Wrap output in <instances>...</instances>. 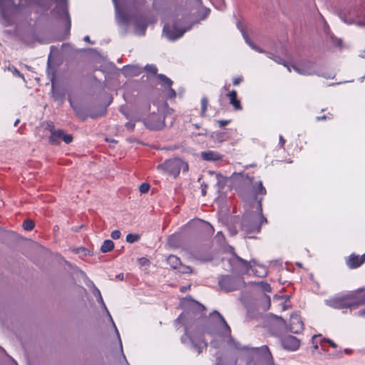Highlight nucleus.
I'll return each instance as SVG.
<instances>
[{"instance_id": "obj_15", "label": "nucleus", "mask_w": 365, "mask_h": 365, "mask_svg": "<svg viewBox=\"0 0 365 365\" xmlns=\"http://www.w3.org/2000/svg\"><path fill=\"white\" fill-rule=\"evenodd\" d=\"M92 293H93V294L96 297V299H97L98 302L99 304H101V306L103 307V309L107 312V313H108V314L109 315L110 319V320H111V322H112V323H113V327H114V328H115V332H116V334H117V335H118V337L120 339L119 332H118V329H117V327H116L115 324H114V322H113V319H112V317H111V316H110V313H109V312H108V309H107V307H106V304H105V303H104V302H103V297H102V296H101V292H100V290H99V289H98L95 286V284H93Z\"/></svg>"}, {"instance_id": "obj_16", "label": "nucleus", "mask_w": 365, "mask_h": 365, "mask_svg": "<svg viewBox=\"0 0 365 365\" xmlns=\"http://www.w3.org/2000/svg\"><path fill=\"white\" fill-rule=\"evenodd\" d=\"M200 157L206 161H218L222 159V155L212 150L205 151L200 153Z\"/></svg>"}, {"instance_id": "obj_58", "label": "nucleus", "mask_w": 365, "mask_h": 365, "mask_svg": "<svg viewBox=\"0 0 365 365\" xmlns=\"http://www.w3.org/2000/svg\"><path fill=\"white\" fill-rule=\"evenodd\" d=\"M82 252H83V254H84L85 255H87V252H88L86 249L85 248H81L80 249Z\"/></svg>"}, {"instance_id": "obj_4", "label": "nucleus", "mask_w": 365, "mask_h": 365, "mask_svg": "<svg viewBox=\"0 0 365 365\" xmlns=\"http://www.w3.org/2000/svg\"><path fill=\"white\" fill-rule=\"evenodd\" d=\"M327 306L334 309L357 307L365 304V294L353 292L343 296L334 297L325 301Z\"/></svg>"}, {"instance_id": "obj_41", "label": "nucleus", "mask_w": 365, "mask_h": 365, "mask_svg": "<svg viewBox=\"0 0 365 365\" xmlns=\"http://www.w3.org/2000/svg\"><path fill=\"white\" fill-rule=\"evenodd\" d=\"M125 127L128 130H133L135 128V123L131 120L130 122L125 123Z\"/></svg>"}, {"instance_id": "obj_5", "label": "nucleus", "mask_w": 365, "mask_h": 365, "mask_svg": "<svg viewBox=\"0 0 365 365\" xmlns=\"http://www.w3.org/2000/svg\"><path fill=\"white\" fill-rule=\"evenodd\" d=\"M116 8V18L118 24L128 26L129 24L132 23L135 26V32L140 35H144L147 24L145 18L139 14H128L123 11H120L117 6Z\"/></svg>"}, {"instance_id": "obj_37", "label": "nucleus", "mask_w": 365, "mask_h": 365, "mask_svg": "<svg viewBox=\"0 0 365 365\" xmlns=\"http://www.w3.org/2000/svg\"><path fill=\"white\" fill-rule=\"evenodd\" d=\"M217 123H218V125L220 128H223V127L227 125L230 123V120H217Z\"/></svg>"}, {"instance_id": "obj_20", "label": "nucleus", "mask_w": 365, "mask_h": 365, "mask_svg": "<svg viewBox=\"0 0 365 365\" xmlns=\"http://www.w3.org/2000/svg\"><path fill=\"white\" fill-rule=\"evenodd\" d=\"M157 78L160 81V85L165 88L171 87L173 83V81L164 74H158Z\"/></svg>"}, {"instance_id": "obj_62", "label": "nucleus", "mask_w": 365, "mask_h": 365, "mask_svg": "<svg viewBox=\"0 0 365 365\" xmlns=\"http://www.w3.org/2000/svg\"><path fill=\"white\" fill-rule=\"evenodd\" d=\"M344 351H345V353H346V354H350L351 351L350 349H346L344 350Z\"/></svg>"}, {"instance_id": "obj_39", "label": "nucleus", "mask_w": 365, "mask_h": 365, "mask_svg": "<svg viewBox=\"0 0 365 365\" xmlns=\"http://www.w3.org/2000/svg\"><path fill=\"white\" fill-rule=\"evenodd\" d=\"M242 33L246 43L251 47V45H253L254 43L250 40V38L248 37L247 34L245 31H242Z\"/></svg>"}, {"instance_id": "obj_46", "label": "nucleus", "mask_w": 365, "mask_h": 365, "mask_svg": "<svg viewBox=\"0 0 365 365\" xmlns=\"http://www.w3.org/2000/svg\"><path fill=\"white\" fill-rule=\"evenodd\" d=\"M242 81V77H237L233 79V85L237 86Z\"/></svg>"}, {"instance_id": "obj_31", "label": "nucleus", "mask_w": 365, "mask_h": 365, "mask_svg": "<svg viewBox=\"0 0 365 365\" xmlns=\"http://www.w3.org/2000/svg\"><path fill=\"white\" fill-rule=\"evenodd\" d=\"M178 271L182 273H192V269L190 267L184 265L180 263V265L178 268Z\"/></svg>"}, {"instance_id": "obj_30", "label": "nucleus", "mask_w": 365, "mask_h": 365, "mask_svg": "<svg viewBox=\"0 0 365 365\" xmlns=\"http://www.w3.org/2000/svg\"><path fill=\"white\" fill-rule=\"evenodd\" d=\"M140 239V236L137 234H128L126 236V241L129 243H133Z\"/></svg>"}, {"instance_id": "obj_36", "label": "nucleus", "mask_w": 365, "mask_h": 365, "mask_svg": "<svg viewBox=\"0 0 365 365\" xmlns=\"http://www.w3.org/2000/svg\"><path fill=\"white\" fill-rule=\"evenodd\" d=\"M181 148H182V145L175 144L173 145H169V146L165 147L163 149L167 150H174L180 149Z\"/></svg>"}, {"instance_id": "obj_56", "label": "nucleus", "mask_w": 365, "mask_h": 365, "mask_svg": "<svg viewBox=\"0 0 365 365\" xmlns=\"http://www.w3.org/2000/svg\"><path fill=\"white\" fill-rule=\"evenodd\" d=\"M340 17L341 19L345 22V23H347V24H351L352 21H348L346 19L344 18V16H342V14L340 15Z\"/></svg>"}, {"instance_id": "obj_59", "label": "nucleus", "mask_w": 365, "mask_h": 365, "mask_svg": "<svg viewBox=\"0 0 365 365\" xmlns=\"http://www.w3.org/2000/svg\"><path fill=\"white\" fill-rule=\"evenodd\" d=\"M285 67L287 68V70H288V71H289V72H291V68H292V66H290L287 63V66H285Z\"/></svg>"}, {"instance_id": "obj_45", "label": "nucleus", "mask_w": 365, "mask_h": 365, "mask_svg": "<svg viewBox=\"0 0 365 365\" xmlns=\"http://www.w3.org/2000/svg\"><path fill=\"white\" fill-rule=\"evenodd\" d=\"M323 341H326V342L329 343V345H330L331 347H333V348H336V347H337V345H336V344H335L332 340H331V339H323L322 340V342H323Z\"/></svg>"}, {"instance_id": "obj_18", "label": "nucleus", "mask_w": 365, "mask_h": 365, "mask_svg": "<svg viewBox=\"0 0 365 365\" xmlns=\"http://www.w3.org/2000/svg\"><path fill=\"white\" fill-rule=\"evenodd\" d=\"M259 351L267 365H273L272 356L267 346L261 347Z\"/></svg>"}, {"instance_id": "obj_33", "label": "nucleus", "mask_w": 365, "mask_h": 365, "mask_svg": "<svg viewBox=\"0 0 365 365\" xmlns=\"http://www.w3.org/2000/svg\"><path fill=\"white\" fill-rule=\"evenodd\" d=\"M150 189V185L148 183H142L139 187V191L141 193H146Z\"/></svg>"}, {"instance_id": "obj_10", "label": "nucleus", "mask_w": 365, "mask_h": 365, "mask_svg": "<svg viewBox=\"0 0 365 365\" xmlns=\"http://www.w3.org/2000/svg\"><path fill=\"white\" fill-rule=\"evenodd\" d=\"M245 282L240 277L221 275L218 279V285L226 292H232L244 286Z\"/></svg>"}, {"instance_id": "obj_13", "label": "nucleus", "mask_w": 365, "mask_h": 365, "mask_svg": "<svg viewBox=\"0 0 365 365\" xmlns=\"http://www.w3.org/2000/svg\"><path fill=\"white\" fill-rule=\"evenodd\" d=\"M191 28V26L189 27H186L182 29H178L177 28V25L174 24L172 28L170 27L169 25L165 24L163 26V33L165 34L167 38L170 41H175L184 34L185 32H186L187 30H189Z\"/></svg>"}, {"instance_id": "obj_14", "label": "nucleus", "mask_w": 365, "mask_h": 365, "mask_svg": "<svg viewBox=\"0 0 365 365\" xmlns=\"http://www.w3.org/2000/svg\"><path fill=\"white\" fill-rule=\"evenodd\" d=\"M288 329L294 334H299L304 329V324L298 314L294 313L291 315Z\"/></svg>"}, {"instance_id": "obj_9", "label": "nucleus", "mask_w": 365, "mask_h": 365, "mask_svg": "<svg viewBox=\"0 0 365 365\" xmlns=\"http://www.w3.org/2000/svg\"><path fill=\"white\" fill-rule=\"evenodd\" d=\"M34 3L38 5H44L46 0H32ZM56 3V7L51 11L52 16L66 20V30L69 31L71 26V21L68 10L67 0H53Z\"/></svg>"}, {"instance_id": "obj_23", "label": "nucleus", "mask_w": 365, "mask_h": 365, "mask_svg": "<svg viewBox=\"0 0 365 365\" xmlns=\"http://www.w3.org/2000/svg\"><path fill=\"white\" fill-rule=\"evenodd\" d=\"M114 248V243L110 240H106L101 247V251L103 253L110 252Z\"/></svg>"}, {"instance_id": "obj_1", "label": "nucleus", "mask_w": 365, "mask_h": 365, "mask_svg": "<svg viewBox=\"0 0 365 365\" xmlns=\"http://www.w3.org/2000/svg\"><path fill=\"white\" fill-rule=\"evenodd\" d=\"M205 307L200 303L194 302L192 306L184 311L176 319L175 324L184 326L185 334L181 336L182 343L190 342L192 349L200 354L206 349L207 343L202 338L207 331L208 319L205 313Z\"/></svg>"}, {"instance_id": "obj_28", "label": "nucleus", "mask_w": 365, "mask_h": 365, "mask_svg": "<svg viewBox=\"0 0 365 365\" xmlns=\"http://www.w3.org/2000/svg\"><path fill=\"white\" fill-rule=\"evenodd\" d=\"M35 226L34 222L31 220H26L23 222V227L24 230L27 231L32 230Z\"/></svg>"}, {"instance_id": "obj_54", "label": "nucleus", "mask_w": 365, "mask_h": 365, "mask_svg": "<svg viewBox=\"0 0 365 365\" xmlns=\"http://www.w3.org/2000/svg\"><path fill=\"white\" fill-rule=\"evenodd\" d=\"M326 118H327L326 115H319L317 118L318 121L322 120H325Z\"/></svg>"}, {"instance_id": "obj_29", "label": "nucleus", "mask_w": 365, "mask_h": 365, "mask_svg": "<svg viewBox=\"0 0 365 365\" xmlns=\"http://www.w3.org/2000/svg\"><path fill=\"white\" fill-rule=\"evenodd\" d=\"M209 104L208 99L206 96L202 97L201 99L200 110L201 113L204 114L207 111V107Z\"/></svg>"}, {"instance_id": "obj_52", "label": "nucleus", "mask_w": 365, "mask_h": 365, "mask_svg": "<svg viewBox=\"0 0 365 365\" xmlns=\"http://www.w3.org/2000/svg\"><path fill=\"white\" fill-rule=\"evenodd\" d=\"M81 121H86L88 115H78Z\"/></svg>"}, {"instance_id": "obj_26", "label": "nucleus", "mask_w": 365, "mask_h": 365, "mask_svg": "<svg viewBox=\"0 0 365 365\" xmlns=\"http://www.w3.org/2000/svg\"><path fill=\"white\" fill-rule=\"evenodd\" d=\"M212 314H216L220 322L222 323L223 327L225 328V329L226 330V331L227 332H230V328L229 327V325L227 324V323L226 322L225 319H224V317L217 311H215Z\"/></svg>"}, {"instance_id": "obj_32", "label": "nucleus", "mask_w": 365, "mask_h": 365, "mask_svg": "<svg viewBox=\"0 0 365 365\" xmlns=\"http://www.w3.org/2000/svg\"><path fill=\"white\" fill-rule=\"evenodd\" d=\"M162 118H165L166 125L165 126L171 127L175 121L174 115H162Z\"/></svg>"}, {"instance_id": "obj_51", "label": "nucleus", "mask_w": 365, "mask_h": 365, "mask_svg": "<svg viewBox=\"0 0 365 365\" xmlns=\"http://www.w3.org/2000/svg\"><path fill=\"white\" fill-rule=\"evenodd\" d=\"M83 40H84L85 41H86V42H88V43H91V44H93V42H92V41H91L90 37H89L88 36H86L83 38Z\"/></svg>"}, {"instance_id": "obj_61", "label": "nucleus", "mask_w": 365, "mask_h": 365, "mask_svg": "<svg viewBox=\"0 0 365 365\" xmlns=\"http://www.w3.org/2000/svg\"><path fill=\"white\" fill-rule=\"evenodd\" d=\"M361 260H363V263L365 262V253L361 257Z\"/></svg>"}, {"instance_id": "obj_35", "label": "nucleus", "mask_w": 365, "mask_h": 365, "mask_svg": "<svg viewBox=\"0 0 365 365\" xmlns=\"http://www.w3.org/2000/svg\"><path fill=\"white\" fill-rule=\"evenodd\" d=\"M274 61L279 64H282L284 66H287V62L277 55L275 56Z\"/></svg>"}, {"instance_id": "obj_21", "label": "nucleus", "mask_w": 365, "mask_h": 365, "mask_svg": "<svg viewBox=\"0 0 365 365\" xmlns=\"http://www.w3.org/2000/svg\"><path fill=\"white\" fill-rule=\"evenodd\" d=\"M124 70L133 76H138L143 72V68L136 66H126L124 67Z\"/></svg>"}, {"instance_id": "obj_2", "label": "nucleus", "mask_w": 365, "mask_h": 365, "mask_svg": "<svg viewBox=\"0 0 365 365\" xmlns=\"http://www.w3.org/2000/svg\"><path fill=\"white\" fill-rule=\"evenodd\" d=\"M253 180V177L241 173H235L232 175L234 185L240 196L245 200L257 201L258 210L261 212L262 201L263 196L267 194V190L262 181L254 184Z\"/></svg>"}, {"instance_id": "obj_19", "label": "nucleus", "mask_w": 365, "mask_h": 365, "mask_svg": "<svg viewBox=\"0 0 365 365\" xmlns=\"http://www.w3.org/2000/svg\"><path fill=\"white\" fill-rule=\"evenodd\" d=\"M362 264L363 260H361V257L354 254H351L347 261V265L351 269L357 268Z\"/></svg>"}, {"instance_id": "obj_22", "label": "nucleus", "mask_w": 365, "mask_h": 365, "mask_svg": "<svg viewBox=\"0 0 365 365\" xmlns=\"http://www.w3.org/2000/svg\"><path fill=\"white\" fill-rule=\"evenodd\" d=\"M167 262L175 269H178L181 263L180 258L172 255L168 257Z\"/></svg>"}, {"instance_id": "obj_50", "label": "nucleus", "mask_w": 365, "mask_h": 365, "mask_svg": "<svg viewBox=\"0 0 365 365\" xmlns=\"http://www.w3.org/2000/svg\"><path fill=\"white\" fill-rule=\"evenodd\" d=\"M265 298L267 299V306L266 307V309H268L269 307H270V305H271V300H270V297L268 296V295H264Z\"/></svg>"}, {"instance_id": "obj_17", "label": "nucleus", "mask_w": 365, "mask_h": 365, "mask_svg": "<svg viewBox=\"0 0 365 365\" xmlns=\"http://www.w3.org/2000/svg\"><path fill=\"white\" fill-rule=\"evenodd\" d=\"M227 96L229 98L230 103L233 106L235 110H242L240 101L237 99V93L236 91L232 90L227 94Z\"/></svg>"}, {"instance_id": "obj_40", "label": "nucleus", "mask_w": 365, "mask_h": 365, "mask_svg": "<svg viewBox=\"0 0 365 365\" xmlns=\"http://www.w3.org/2000/svg\"><path fill=\"white\" fill-rule=\"evenodd\" d=\"M168 96L169 98H173L176 96V92L174 89L172 88V86L170 88H168Z\"/></svg>"}, {"instance_id": "obj_57", "label": "nucleus", "mask_w": 365, "mask_h": 365, "mask_svg": "<svg viewBox=\"0 0 365 365\" xmlns=\"http://www.w3.org/2000/svg\"><path fill=\"white\" fill-rule=\"evenodd\" d=\"M318 337H321V335H314L312 337V342L314 343V340H316Z\"/></svg>"}, {"instance_id": "obj_42", "label": "nucleus", "mask_w": 365, "mask_h": 365, "mask_svg": "<svg viewBox=\"0 0 365 365\" xmlns=\"http://www.w3.org/2000/svg\"><path fill=\"white\" fill-rule=\"evenodd\" d=\"M251 48H252L253 50H255V51H257V52H259V53H266V51H264V49H262V48H259V46H257V45H255V43H254L253 45H251Z\"/></svg>"}, {"instance_id": "obj_7", "label": "nucleus", "mask_w": 365, "mask_h": 365, "mask_svg": "<svg viewBox=\"0 0 365 365\" xmlns=\"http://www.w3.org/2000/svg\"><path fill=\"white\" fill-rule=\"evenodd\" d=\"M259 215L256 214H247L242 218L241 227L242 230L245 232L247 235L258 233L261 230V226L263 223H267V219L262 215V213L259 211Z\"/></svg>"}, {"instance_id": "obj_3", "label": "nucleus", "mask_w": 365, "mask_h": 365, "mask_svg": "<svg viewBox=\"0 0 365 365\" xmlns=\"http://www.w3.org/2000/svg\"><path fill=\"white\" fill-rule=\"evenodd\" d=\"M270 317L274 319L277 326L276 329L271 327L272 334L280 337V343L282 348L285 350L294 351L299 349L300 341L296 336L292 335L282 334L288 330L286 322L281 317L270 314Z\"/></svg>"}, {"instance_id": "obj_53", "label": "nucleus", "mask_w": 365, "mask_h": 365, "mask_svg": "<svg viewBox=\"0 0 365 365\" xmlns=\"http://www.w3.org/2000/svg\"><path fill=\"white\" fill-rule=\"evenodd\" d=\"M116 278L119 280H123L124 276L123 273H120L116 276Z\"/></svg>"}, {"instance_id": "obj_34", "label": "nucleus", "mask_w": 365, "mask_h": 365, "mask_svg": "<svg viewBox=\"0 0 365 365\" xmlns=\"http://www.w3.org/2000/svg\"><path fill=\"white\" fill-rule=\"evenodd\" d=\"M259 284L264 291L267 292H270L272 291L271 286L268 283L264 282H261L259 283Z\"/></svg>"}, {"instance_id": "obj_25", "label": "nucleus", "mask_w": 365, "mask_h": 365, "mask_svg": "<svg viewBox=\"0 0 365 365\" xmlns=\"http://www.w3.org/2000/svg\"><path fill=\"white\" fill-rule=\"evenodd\" d=\"M236 259L241 264L242 268L237 272L239 274H244L247 272L249 269V264L248 262L243 259L242 258L235 256Z\"/></svg>"}, {"instance_id": "obj_48", "label": "nucleus", "mask_w": 365, "mask_h": 365, "mask_svg": "<svg viewBox=\"0 0 365 365\" xmlns=\"http://www.w3.org/2000/svg\"><path fill=\"white\" fill-rule=\"evenodd\" d=\"M264 53L267 55V56L269 58H270V59H272V60H273V61H274V57H275V56H276L275 54H274V53H270V52H267V51H266V53Z\"/></svg>"}, {"instance_id": "obj_44", "label": "nucleus", "mask_w": 365, "mask_h": 365, "mask_svg": "<svg viewBox=\"0 0 365 365\" xmlns=\"http://www.w3.org/2000/svg\"><path fill=\"white\" fill-rule=\"evenodd\" d=\"M200 187H201L202 195V196H205L206 193H207L206 190L207 188V185L205 184V182H203V183L201 184Z\"/></svg>"}, {"instance_id": "obj_12", "label": "nucleus", "mask_w": 365, "mask_h": 365, "mask_svg": "<svg viewBox=\"0 0 365 365\" xmlns=\"http://www.w3.org/2000/svg\"><path fill=\"white\" fill-rule=\"evenodd\" d=\"M135 120L142 121L145 126L150 130H160L166 125L165 118H162V115H146V118Z\"/></svg>"}, {"instance_id": "obj_38", "label": "nucleus", "mask_w": 365, "mask_h": 365, "mask_svg": "<svg viewBox=\"0 0 365 365\" xmlns=\"http://www.w3.org/2000/svg\"><path fill=\"white\" fill-rule=\"evenodd\" d=\"M120 232L118 230L113 231L110 235L111 237L114 240L119 239L120 237Z\"/></svg>"}, {"instance_id": "obj_8", "label": "nucleus", "mask_w": 365, "mask_h": 365, "mask_svg": "<svg viewBox=\"0 0 365 365\" xmlns=\"http://www.w3.org/2000/svg\"><path fill=\"white\" fill-rule=\"evenodd\" d=\"M157 168L176 178L181 170L183 172H187L189 167L188 164L181 158H175L166 160L163 163L159 164Z\"/></svg>"}, {"instance_id": "obj_47", "label": "nucleus", "mask_w": 365, "mask_h": 365, "mask_svg": "<svg viewBox=\"0 0 365 365\" xmlns=\"http://www.w3.org/2000/svg\"><path fill=\"white\" fill-rule=\"evenodd\" d=\"M285 142H286L285 139L282 135H279V145H280V148H284Z\"/></svg>"}, {"instance_id": "obj_64", "label": "nucleus", "mask_w": 365, "mask_h": 365, "mask_svg": "<svg viewBox=\"0 0 365 365\" xmlns=\"http://www.w3.org/2000/svg\"><path fill=\"white\" fill-rule=\"evenodd\" d=\"M140 260L142 261V263H145L147 259L145 258H141Z\"/></svg>"}, {"instance_id": "obj_6", "label": "nucleus", "mask_w": 365, "mask_h": 365, "mask_svg": "<svg viewBox=\"0 0 365 365\" xmlns=\"http://www.w3.org/2000/svg\"><path fill=\"white\" fill-rule=\"evenodd\" d=\"M43 129L48 130L50 133L48 137V142L51 145H58L61 141H63L66 144H69L73 141V136L71 134L66 133L63 129H56L54 123L51 121L43 122L39 126L36 127L37 130Z\"/></svg>"}, {"instance_id": "obj_27", "label": "nucleus", "mask_w": 365, "mask_h": 365, "mask_svg": "<svg viewBox=\"0 0 365 365\" xmlns=\"http://www.w3.org/2000/svg\"><path fill=\"white\" fill-rule=\"evenodd\" d=\"M143 71H146L153 75H158V68L153 64H147L144 68H143Z\"/></svg>"}, {"instance_id": "obj_43", "label": "nucleus", "mask_w": 365, "mask_h": 365, "mask_svg": "<svg viewBox=\"0 0 365 365\" xmlns=\"http://www.w3.org/2000/svg\"><path fill=\"white\" fill-rule=\"evenodd\" d=\"M251 48H252L253 50H255V51H257V52H259V53H266V51H264V49H262V48H259V46H257V45H255V43H254L253 45H251Z\"/></svg>"}, {"instance_id": "obj_55", "label": "nucleus", "mask_w": 365, "mask_h": 365, "mask_svg": "<svg viewBox=\"0 0 365 365\" xmlns=\"http://www.w3.org/2000/svg\"><path fill=\"white\" fill-rule=\"evenodd\" d=\"M358 314H359V316L365 317V309H362V310H360V311L358 312Z\"/></svg>"}, {"instance_id": "obj_60", "label": "nucleus", "mask_w": 365, "mask_h": 365, "mask_svg": "<svg viewBox=\"0 0 365 365\" xmlns=\"http://www.w3.org/2000/svg\"><path fill=\"white\" fill-rule=\"evenodd\" d=\"M128 140H129L130 142H134V141H136V139L135 138H130L128 139Z\"/></svg>"}, {"instance_id": "obj_11", "label": "nucleus", "mask_w": 365, "mask_h": 365, "mask_svg": "<svg viewBox=\"0 0 365 365\" xmlns=\"http://www.w3.org/2000/svg\"><path fill=\"white\" fill-rule=\"evenodd\" d=\"M292 68L297 73L303 76L318 75L316 63L312 61L306 60L301 61L299 64H292Z\"/></svg>"}, {"instance_id": "obj_49", "label": "nucleus", "mask_w": 365, "mask_h": 365, "mask_svg": "<svg viewBox=\"0 0 365 365\" xmlns=\"http://www.w3.org/2000/svg\"><path fill=\"white\" fill-rule=\"evenodd\" d=\"M264 53L267 55V56L269 58H270V59H272V60H273V61H274V57H275V56H276L275 54H274V53H270V52H267V51H266V53Z\"/></svg>"}, {"instance_id": "obj_24", "label": "nucleus", "mask_w": 365, "mask_h": 365, "mask_svg": "<svg viewBox=\"0 0 365 365\" xmlns=\"http://www.w3.org/2000/svg\"><path fill=\"white\" fill-rule=\"evenodd\" d=\"M4 73L5 74H9L11 73L14 76L21 78L23 80H24V76L20 73L19 70H17L15 67H6L4 69Z\"/></svg>"}, {"instance_id": "obj_63", "label": "nucleus", "mask_w": 365, "mask_h": 365, "mask_svg": "<svg viewBox=\"0 0 365 365\" xmlns=\"http://www.w3.org/2000/svg\"><path fill=\"white\" fill-rule=\"evenodd\" d=\"M19 123V119H16L14 122V126H16L18 123Z\"/></svg>"}]
</instances>
